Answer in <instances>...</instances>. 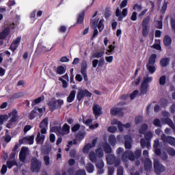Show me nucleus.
Segmentation results:
<instances>
[{"label": "nucleus", "instance_id": "obj_1", "mask_svg": "<svg viewBox=\"0 0 175 175\" xmlns=\"http://www.w3.org/2000/svg\"><path fill=\"white\" fill-rule=\"evenodd\" d=\"M18 113L17 109H13L8 115H0V125H2L4 121H8L9 117H10V120H8L6 124V128H8V129H12L13 124H16V122L18 121Z\"/></svg>", "mask_w": 175, "mask_h": 175}, {"label": "nucleus", "instance_id": "obj_2", "mask_svg": "<svg viewBox=\"0 0 175 175\" xmlns=\"http://www.w3.org/2000/svg\"><path fill=\"white\" fill-rule=\"evenodd\" d=\"M152 133L151 131H148L145 133L144 134V138H142L140 139V144L142 148H146L147 147L148 148H150L151 147V139L153 137Z\"/></svg>", "mask_w": 175, "mask_h": 175}, {"label": "nucleus", "instance_id": "obj_3", "mask_svg": "<svg viewBox=\"0 0 175 175\" xmlns=\"http://www.w3.org/2000/svg\"><path fill=\"white\" fill-rule=\"evenodd\" d=\"M151 18L150 16L145 17L142 23V36L144 38H147L148 36V32H150V21Z\"/></svg>", "mask_w": 175, "mask_h": 175}, {"label": "nucleus", "instance_id": "obj_4", "mask_svg": "<svg viewBox=\"0 0 175 175\" xmlns=\"http://www.w3.org/2000/svg\"><path fill=\"white\" fill-rule=\"evenodd\" d=\"M64 105V100L57 99V100H51L48 103L49 109L51 111L61 109Z\"/></svg>", "mask_w": 175, "mask_h": 175}, {"label": "nucleus", "instance_id": "obj_5", "mask_svg": "<svg viewBox=\"0 0 175 175\" xmlns=\"http://www.w3.org/2000/svg\"><path fill=\"white\" fill-rule=\"evenodd\" d=\"M152 81V77H144V80L141 84V94L142 95H146L148 91V88H150V85L148 83H151Z\"/></svg>", "mask_w": 175, "mask_h": 175}, {"label": "nucleus", "instance_id": "obj_6", "mask_svg": "<svg viewBox=\"0 0 175 175\" xmlns=\"http://www.w3.org/2000/svg\"><path fill=\"white\" fill-rule=\"evenodd\" d=\"M42 167V162L36 157L31 159V170L33 173H39L40 172V168Z\"/></svg>", "mask_w": 175, "mask_h": 175}, {"label": "nucleus", "instance_id": "obj_7", "mask_svg": "<svg viewBox=\"0 0 175 175\" xmlns=\"http://www.w3.org/2000/svg\"><path fill=\"white\" fill-rule=\"evenodd\" d=\"M92 96V93L90 92L88 90L79 89L77 94V99L78 102H81L83 98H91Z\"/></svg>", "mask_w": 175, "mask_h": 175}, {"label": "nucleus", "instance_id": "obj_8", "mask_svg": "<svg viewBox=\"0 0 175 175\" xmlns=\"http://www.w3.org/2000/svg\"><path fill=\"white\" fill-rule=\"evenodd\" d=\"M153 167L154 171L156 173V174H161V173H163L166 171V167H165L162 163H160L159 160L154 159L153 161Z\"/></svg>", "mask_w": 175, "mask_h": 175}, {"label": "nucleus", "instance_id": "obj_9", "mask_svg": "<svg viewBox=\"0 0 175 175\" xmlns=\"http://www.w3.org/2000/svg\"><path fill=\"white\" fill-rule=\"evenodd\" d=\"M161 140L164 143H168L170 146L175 147V138L172 136H166V135L163 134L161 136Z\"/></svg>", "mask_w": 175, "mask_h": 175}, {"label": "nucleus", "instance_id": "obj_10", "mask_svg": "<svg viewBox=\"0 0 175 175\" xmlns=\"http://www.w3.org/2000/svg\"><path fill=\"white\" fill-rule=\"evenodd\" d=\"M123 110L124 109L121 107L111 108L110 113L111 116H120V117H124V112H122Z\"/></svg>", "mask_w": 175, "mask_h": 175}, {"label": "nucleus", "instance_id": "obj_11", "mask_svg": "<svg viewBox=\"0 0 175 175\" xmlns=\"http://www.w3.org/2000/svg\"><path fill=\"white\" fill-rule=\"evenodd\" d=\"M124 147L126 150L132 148V137L129 135H124Z\"/></svg>", "mask_w": 175, "mask_h": 175}, {"label": "nucleus", "instance_id": "obj_12", "mask_svg": "<svg viewBox=\"0 0 175 175\" xmlns=\"http://www.w3.org/2000/svg\"><path fill=\"white\" fill-rule=\"evenodd\" d=\"M28 148L22 147L19 152V159L21 162H25L27 159V152H28Z\"/></svg>", "mask_w": 175, "mask_h": 175}, {"label": "nucleus", "instance_id": "obj_13", "mask_svg": "<svg viewBox=\"0 0 175 175\" xmlns=\"http://www.w3.org/2000/svg\"><path fill=\"white\" fill-rule=\"evenodd\" d=\"M144 170L146 172H150L152 169V161L150 158L146 157L144 161Z\"/></svg>", "mask_w": 175, "mask_h": 175}, {"label": "nucleus", "instance_id": "obj_14", "mask_svg": "<svg viewBox=\"0 0 175 175\" xmlns=\"http://www.w3.org/2000/svg\"><path fill=\"white\" fill-rule=\"evenodd\" d=\"M70 133V126L65 123L61 129L60 136H65V135H69Z\"/></svg>", "mask_w": 175, "mask_h": 175}, {"label": "nucleus", "instance_id": "obj_15", "mask_svg": "<svg viewBox=\"0 0 175 175\" xmlns=\"http://www.w3.org/2000/svg\"><path fill=\"white\" fill-rule=\"evenodd\" d=\"M93 113L95 117H99V116L102 115V107L98 104H94L93 105Z\"/></svg>", "mask_w": 175, "mask_h": 175}, {"label": "nucleus", "instance_id": "obj_16", "mask_svg": "<svg viewBox=\"0 0 175 175\" xmlns=\"http://www.w3.org/2000/svg\"><path fill=\"white\" fill-rule=\"evenodd\" d=\"M9 33H10V28L8 27H5L4 29L0 32V39L4 40V39H6V37L9 36Z\"/></svg>", "mask_w": 175, "mask_h": 175}, {"label": "nucleus", "instance_id": "obj_17", "mask_svg": "<svg viewBox=\"0 0 175 175\" xmlns=\"http://www.w3.org/2000/svg\"><path fill=\"white\" fill-rule=\"evenodd\" d=\"M103 148L105 154H111V152H113V149L111 148V146L107 142H104L103 144Z\"/></svg>", "mask_w": 175, "mask_h": 175}, {"label": "nucleus", "instance_id": "obj_18", "mask_svg": "<svg viewBox=\"0 0 175 175\" xmlns=\"http://www.w3.org/2000/svg\"><path fill=\"white\" fill-rule=\"evenodd\" d=\"M170 64V59L169 57H163L160 60V66L161 68H166Z\"/></svg>", "mask_w": 175, "mask_h": 175}, {"label": "nucleus", "instance_id": "obj_19", "mask_svg": "<svg viewBox=\"0 0 175 175\" xmlns=\"http://www.w3.org/2000/svg\"><path fill=\"white\" fill-rule=\"evenodd\" d=\"M163 124H167V125H169V126H170V128H172V129H173V131H175L174 123H173V120H172V119H170V118H164L163 120Z\"/></svg>", "mask_w": 175, "mask_h": 175}, {"label": "nucleus", "instance_id": "obj_20", "mask_svg": "<svg viewBox=\"0 0 175 175\" xmlns=\"http://www.w3.org/2000/svg\"><path fill=\"white\" fill-rule=\"evenodd\" d=\"M108 142L111 147H114L117 144V139L116 138V135L111 134L109 136Z\"/></svg>", "mask_w": 175, "mask_h": 175}, {"label": "nucleus", "instance_id": "obj_21", "mask_svg": "<svg viewBox=\"0 0 175 175\" xmlns=\"http://www.w3.org/2000/svg\"><path fill=\"white\" fill-rule=\"evenodd\" d=\"M76 98V90H72L67 97V102L68 103H72L75 100V98Z\"/></svg>", "mask_w": 175, "mask_h": 175}, {"label": "nucleus", "instance_id": "obj_22", "mask_svg": "<svg viewBox=\"0 0 175 175\" xmlns=\"http://www.w3.org/2000/svg\"><path fill=\"white\" fill-rule=\"evenodd\" d=\"M85 16V12L82 11L77 18V24H84V17Z\"/></svg>", "mask_w": 175, "mask_h": 175}, {"label": "nucleus", "instance_id": "obj_23", "mask_svg": "<svg viewBox=\"0 0 175 175\" xmlns=\"http://www.w3.org/2000/svg\"><path fill=\"white\" fill-rule=\"evenodd\" d=\"M147 131H148V125H147L146 123H144L142 124L138 132L140 133V135H144L147 133Z\"/></svg>", "mask_w": 175, "mask_h": 175}, {"label": "nucleus", "instance_id": "obj_24", "mask_svg": "<svg viewBox=\"0 0 175 175\" xmlns=\"http://www.w3.org/2000/svg\"><path fill=\"white\" fill-rule=\"evenodd\" d=\"M146 69L150 75H154L157 70V68L154 64H146Z\"/></svg>", "mask_w": 175, "mask_h": 175}, {"label": "nucleus", "instance_id": "obj_25", "mask_svg": "<svg viewBox=\"0 0 175 175\" xmlns=\"http://www.w3.org/2000/svg\"><path fill=\"white\" fill-rule=\"evenodd\" d=\"M156 59H157V54L155 53L152 54L149 57L148 62L147 63V64L155 65Z\"/></svg>", "mask_w": 175, "mask_h": 175}, {"label": "nucleus", "instance_id": "obj_26", "mask_svg": "<svg viewBox=\"0 0 175 175\" xmlns=\"http://www.w3.org/2000/svg\"><path fill=\"white\" fill-rule=\"evenodd\" d=\"M66 72V67L64 66H59L57 68V75H64Z\"/></svg>", "mask_w": 175, "mask_h": 175}, {"label": "nucleus", "instance_id": "obj_27", "mask_svg": "<svg viewBox=\"0 0 175 175\" xmlns=\"http://www.w3.org/2000/svg\"><path fill=\"white\" fill-rule=\"evenodd\" d=\"M85 170L88 172V173H94V170H95V167L94 166V164L92 163H88L86 165Z\"/></svg>", "mask_w": 175, "mask_h": 175}, {"label": "nucleus", "instance_id": "obj_28", "mask_svg": "<svg viewBox=\"0 0 175 175\" xmlns=\"http://www.w3.org/2000/svg\"><path fill=\"white\" fill-rule=\"evenodd\" d=\"M163 44L169 47L172 44V38L169 36H165L163 38Z\"/></svg>", "mask_w": 175, "mask_h": 175}, {"label": "nucleus", "instance_id": "obj_29", "mask_svg": "<svg viewBox=\"0 0 175 175\" xmlns=\"http://www.w3.org/2000/svg\"><path fill=\"white\" fill-rule=\"evenodd\" d=\"M51 132H53L54 133H56V135H61V126H53L51 128Z\"/></svg>", "mask_w": 175, "mask_h": 175}, {"label": "nucleus", "instance_id": "obj_30", "mask_svg": "<svg viewBox=\"0 0 175 175\" xmlns=\"http://www.w3.org/2000/svg\"><path fill=\"white\" fill-rule=\"evenodd\" d=\"M43 100H44V96H40V97L34 99L31 103L32 107H33V106H35V105H38V103H40V102H42Z\"/></svg>", "mask_w": 175, "mask_h": 175}, {"label": "nucleus", "instance_id": "obj_31", "mask_svg": "<svg viewBox=\"0 0 175 175\" xmlns=\"http://www.w3.org/2000/svg\"><path fill=\"white\" fill-rule=\"evenodd\" d=\"M49 125V118H44L40 123V128H47Z\"/></svg>", "mask_w": 175, "mask_h": 175}, {"label": "nucleus", "instance_id": "obj_32", "mask_svg": "<svg viewBox=\"0 0 175 175\" xmlns=\"http://www.w3.org/2000/svg\"><path fill=\"white\" fill-rule=\"evenodd\" d=\"M24 96V92H19L14 93L12 96H11L10 99H18V98H23Z\"/></svg>", "mask_w": 175, "mask_h": 175}, {"label": "nucleus", "instance_id": "obj_33", "mask_svg": "<svg viewBox=\"0 0 175 175\" xmlns=\"http://www.w3.org/2000/svg\"><path fill=\"white\" fill-rule=\"evenodd\" d=\"M38 113V108L35 107L29 114V120H33L36 117Z\"/></svg>", "mask_w": 175, "mask_h": 175}, {"label": "nucleus", "instance_id": "obj_34", "mask_svg": "<svg viewBox=\"0 0 175 175\" xmlns=\"http://www.w3.org/2000/svg\"><path fill=\"white\" fill-rule=\"evenodd\" d=\"M105 55V51L96 52L92 54V58H102Z\"/></svg>", "mask_w": 175, "mask_h": 175}, {"label": "nucleus", "instance_id": "obj_35", "mask_svg": "<svg viewBox=\"0 0 175 175\" xmlns=\"http://www.w3.org/2000/svg\"><path fill=\"white\" fill-rule=\"evenodd\" d=\"M89 158L91 162L93 163H96L98 161H96V154L94 152H91L89 154Z\"/></svg>", "mask_w": 175, "mask_h": 175}, {"label": "nucleus", "instance_id": "obj_36", "mask_svg": "<svg viewBox=\"0 0 175 175\" xmlns=\"http://www.w3.org/2000/svg\"><path fill=\"white\" fill-rule=\"evenodd\" d=\"M87 72V61L83 60L81 66V73Z\"/></svg>", "mask_w": 175, "mask_h": 175}, {"label": "nucleus", "instance_id": "obj_37", "mask_svg": "<svg viewBox=\"0 0 175 175\" xmlns=\"http://www.w3.org/2000/svg\"><path fill=\"white\" fill-rule=\"evenodd\" d=\"M96 169L105 167V162H103V160H102L101 159L97 160L96 163Z\"/></svg>", "mask_w": 175, "mask_h": 175}, {"label": "nucleus", "instance_id": "obj_38", "mask_svg": "<svg viewBox=\"0 0 175 175\" xmlns=\"http://www.w3.org/2000/svg\"><path fill=\"white\" fill-rule=\"evenodd\" d=\"M96 154L98 157V158H103L104 153L103 150L100 148H98L96 150Z\"/></svg>", "mask_w": 175, "mask_h": 175}, {"label": "nucleus", "instance_id": "obj_39", "mask_svg": "<svg viewBox=\"0 0 175 175\" xmlns=\"http://www.w3.org/2000/svg\"><path fill=\"white\" fill-rule=\"evenodd\" d=\"M17 161H7V166L8 169H12L13 166H16Z\"/></svg>", "mask_w": 175, "mask_h": 175}, {"label": "nucleus", "instance_id": "obj_40", "mask_svg": "<svg viewBox=\"0 0 175 175\" xmlns=\"http://www.w3.org/2000/svg\"><path fill=\"white\" fill-rule=\"evenodd\" d=\"M129 152L130 150H126L122 155V159L123 161H126L129 158Z\"/></svg>", "mask_w": 175, "mask_h": 175}, {"label": "nucleus", "instance_id": "obj_41", "mask_svg": "<svg viewBox=\"0 0 175 175\" xmlns=\"http://www.w3.org/2000/svg\"><path fill=\"white\" fill-rule=\"evenodd\" d=\"M93 147L94 146L91 144H88L83 147V152H88V151H90V150H91V148Z\"/></svg>", "mask_w": 175, "mask_h": 175}, {"label": "nucleus", "instance_id": "obj_42", "mask_svg": "<svg viewBox=\"0 0 175 175\" xmlns=\"http://www.w3.org/2000/svg\"><path fill=\"white\" fill-rule=\"evenodd\" d=\"M85 136V133H83L81 131H79L77 135H76V137L79 139V140H83L84 139Z\"/></svg>", "mask_w": 175, "mask_h": 175}, {"label": "nucleus", "instance_id": "obj_43", "mask_svg": "<svg viewBox=\"0 0 175 175\" xmlns=\"http://www.w3.org/2000/svg\"><path fill=\"white\" fill-rule=\"evenodd\" d=\"M103 28H105V25H103V20L100 19L98 24V29L99 32H102V31H103Z\"/></svg>", "mask_w": 175, "mask_h": 175}, {"label": "nucleus", "instance_id": "obj_44", "mask_svg": "<svg viewBox=\"0 0 175 175\" xmlns=\"http://www.w3.org/2000/svg\"><path fill=\"white\" fill-rule=\"evenodd\" d=\"M160 85H165L166 84V76L163 75L159 79Z\"/></svg>", "mask_w": 175, "mask_h": 175}, {"label": "nucleus", "instance_id": "obj_45", "mask_svg": "<svg viewBox=\"0 0 175 175\" xmlns=\"http://www.w3.org/2000/svg\"><path fill=\"white\" fill-rule=\"evenodd\" d=\"M133 9L136 12H141V10L143 9V7L142 6V5H139V3H135Z\"/></svg>", "mask_w": 175, "mask_h": 175}, {"label": "nucleus", "instance_id": "obj_46", "mask_svg": "<svg viewBox=\"0 0 175 175\" xmlns=\"http://www.w3.org/2000/svg\"><path fill=\"white\" fill-rule=\"evenodd\" d=\"M81 127V126L80 125V124H76L71 128V131L72 132L74 133L77 132V131H79V129H80Z\"/></svg>", "mask_w": 175, "mask_h": 175}, {"label": "nucleus", "instance_id": "obj_47", "mask_svg": "<svg viewBox=\"0 0 175 175\" xmlns=\"http://www.w3.org/2000/svg\"><path fill=\"white\" fill-rule=\"evenodd\" d=\"M135 122L136 125L140 124L141 122H143V116H137L135 118Z\"/></svg>", "mask_w": 175, "mask_h": 175}, {"label": "nucleus", "instance_id": "obj_48", "mask_svg": "<svg viewBox=\"0 0 175 175\" xmlns=\"http://www.w3.org/2000/svg\"><path fill=\"white\" fill-rule=\"evenodd\" d=\"M111 16V11H110V8H106L105 12V18H109Z\"/></svg>", "mask_w": 175, "mask_h": 175}, {"label": "nucleus", "instance_id": "obj_49", "mask_svg": "<svg viewBox=\"0 0 175 175\" xmlns=\"http://www.w3.org/2000/svg\"><path fill=\"white\" fill-rule=\"evenodd\" d=\"M134 155L137 159L142 157V150L137 149L134 152Z\"/></svg>", "mask_w": 175, "mask_h": 175}, {"label": "nucleus", "instance_id": "obj_50", "mask_svg": "<svg viewBox=\"0 0 175 175\" xmlns=\"http://www.w3.org/2000/svg\"><path fill=\"white\" fill-rule=\"evenodd\" d=\"M160 104L161 107H166V106H167V100L165 98H161L160 100Z\"/></svg>", "mask_w": 175, "mask_h": 175}, {"label": "nucleus", "instance_id": "obj_51", "mask_svg": "<svg viewBox=\"0 0 175 175\" xmlns=\"http://www.w3.org/2000/svg\"><path fill=\"white\" fill-rule=\"evenodd\" d=\"M66 29H68V28L66 27V26L65 25H61L58 29V31L60 33H65L66 32Z\"/></svg>", "mask_w": 175, "mask_h": 175}, {"label": "nucleus", "instance_id": "obj_52", "mask_svg": "<svg viewBox=\"0 0 175 175\" xmlns=\"http://www.w3.org/2000/svg\"><path fill=\"white\" fill-rule=\"evenodd\" d=\"M18 48V45L14 44L13 42L11 44L10 46V50H11V51H12L13 53H14L17 49Z\"/></svg>", "mask_w": 175, "mask_h": 175}, {"label": "nucleus", "instance_id": "obj_53", "mask_svg": "<svg viewBox=\"0 0 175 175\" xmlns=\"http://www.w3.org/2000/svg\"><path fill=\"white\" fill-rule=\"evenodd\" d=\"M167 153L171 156V157H174L175 156V150L174 148L170 147L167 150Z\"/></svg>", "mask_w": 175, "mask_h": 175}, {"label": "nucleus", "instance_id": "obj_54", "mask_svg": "<svg viewBox=\"0 0 175 175\" xmlns=\"http://www.w3.org/2000/svg\"><path fill=\"white\" fill-rule=\"evenodd\" d=\"M107 131L108 132H110V133H116L117 132V127L114 126H111L108 127Z\"/></svg>", "mask_w": 175, "mask_h": 175}, {"label": "nucleus", "instance_id": "obj_55", "mask_svg": "<svg viewBox=\"0 0 175 175\" xmlns=\"http://www.w3.org/2000/svg\"><path fill=\"white\" fill-rule=\"evenodd\" d=\"M116 124L120 132H124V124L120 121H117Z\"/></svg>", "mask_w": 175, "mask_h": 175}, {"label": "nucleus", "instance_id": "obj_56", "mask_svg": "<svg viewBox=\"0 0 175 175\" xmlns=\"http://www.w3.org/2000/svg\"><path fill=\"white\" fill-rule=\"evenodd\" d=\"M139 94V90H135L130 94V98L133 100L136 98V96Z\"/></svg>", "mask_w": 175, "mask_h": 175}, {"label": "nucleus", "instance_id": "obj_57", "mask_svg": "<svg viewBox=\"0 0 175 175\" xmlns=\"http://www.w3.org/2000/svg\"><path fill=\"white\" fill-rule=\"evenodd\" d=\"M44 162L46 166H49L50 165V157L49 155L44 157Z\"/></svg>", "mask_w": 175, "mask_h": 175}, {"label": "nucleus", "instance_id": "obj_58", "mask_svg": "<svg viewBox=\"0 0 175 175\" xmlns=\"http://www.w3.org/2000/svg\"><path fill=\"white\" fill-rule=\"evenodd\" d=\"M135 153H133V152L131 151L129 153V159L130 161H135Z\"/></svg>", "mask_w": 175, "mask_h": 175}, {"label": "nucleus", "instance_id": "obj_59", "mask_svg": "<svg viewBox=\"0 0 175 175\" xmlns=\"http://www.w3.org/2000/svg\"><path fill=\"white\" fill-rule=\"evenodd\" d=\"M59 81H62L63 88H66V87H68V82H66L65 79H62V77H59Z\"/></svg>", "mask_w": 175, "mask_h": 175}, {"label": "nucleus", "instance_id": "obj_60", "mask_svg": "<svg viewBox=\"0 0 175 175\" xmlns=\"http://www.w3.org/2000/svg\"><path fill=\"white\" fill-rule=\"evenodd\" d=\"M117 175H124V167L119 166L118 167Z\"/></svg>", "mask_w": 175, "mask_h": 175}, {"label": "nucleus", "instance_id": "obj_61", "mask_svg": "<svg viewBox=\"0 0 175 175\" xmlns=\"http://www.w3.org/2000/svg\"><path fill=\"white\" fill-rule=\"evenodd\" d=\"M21 42V37L19 36V37L16 38L15 40H14L12 43H14V44H16L18 46H20V42Z\"/></svg>", "mask_w": 175, "mask_h": 175}, {"label": "nucleus", "instance_id": "obj_62", "mask_svg": "<svg viewBox=\"0 0 175 175\" xmlns=\"http://www.w3.org/2000/svg\"><path fill=\"white\" fill-rule=\"evenodd\" d=\"M153 124L155 126H162V125L161 124V120L159 119H154L153 121Z\"/></svg>", "mask_w": 175, "mask_h": 175}, {"label": "nucleus", "instance_id": "obj_63", "mask_svg": "<svg viewBox=\"0 0 175 175\" xmlns=\"http://www.w3.org/2000/svg\"><path fill=\"white\" fill-rule=\"evenodd\" d=\"M103 65H105V58L101 57L99 60H98V68H101V66H103Z\"/></svg>", "mask_w": 175, "mask_h": 175}, {"label": "nucleus", "instance_id": "obj_64", "mask_svg": "<svg viewBox=\"0 0 175 175\" xmlns=\"http://www.w3.org/2000/svg\"><path fill=\"white\" fill-rule=\"evenodd\" d=\"M170 111L171 114H174L175 113V103L172 104V106L170 107Z\"/></svg>", "mask_w": 175, "mask_h": 175}]
</instances>
